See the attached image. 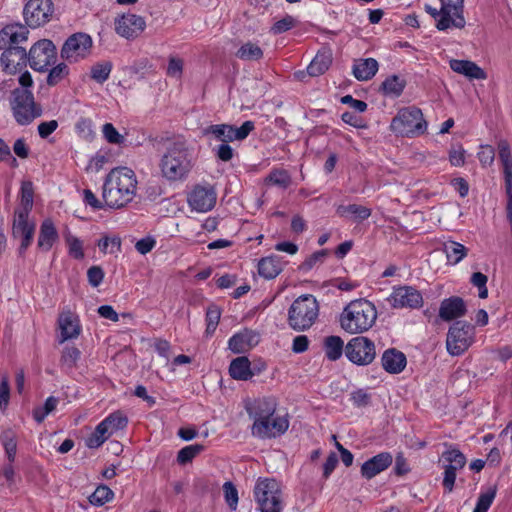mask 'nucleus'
<instances>
[{"instance_id":"a211bd4d","label":"nucleus","mask_w":512,"mask_h":512,"mask_svg":"<svg viewBox=\"0 0 512 512\" xmlns=\"http://www.w3.org/2000/svg\"><path fill=\"white\" fill-rule=\"evenodd\" d=\"M2 50L0 62L5 71L15 73L29 63V52L22 46H13Z\"/></svg>"},{"instance_id":"e2e57ef3","label":"nucleus","mask_w":512,"mask_h":512,"mask_svg":"<svg viewBox=\"0 0 512 512\" xmlns=\"http://www.w3.org/2000/svg\"><path fill=\"white\" fill-rule=\"evenodd\" d=\"M104 138L111 144H121L124 142V136L119 134L111 123H105L102 128Z\"/></svg>"},{"instance_id":"4c0bfd02","label":"nucleus","mask_w":512,"mask_h":512,"mask_svg":"<svg viewBox=\"0 0 512 512\" xmlns=\"http://www.w3.org/2000/svg\"><path fill=\"white\" fill-rule=\"evenodd\" d=\"M406 86L405 79L398 75L387 77L381 84V91L384 95L399 97Z\"/></svg>"},{"instance_id":"bf43d9fd","label":"nucleus","mask_w":512,"mask_h":512,"mask_svg":"<svg viewBox=\"0 0 512 512\" xmlns=\"http://www.w3.org/2000/svg\"><path fill=\"white\" fill-rule=\"evenodd\" d=\"M35 233V227H25L20 229V235L18 237H21V243L18 248V254L20 256H23L28 249V247L31 245L33 241Z\"/></svg>"},{"instance_id":"a19ab883","label":"nucleus","mask_w":512,"mask_h":512,"mask_svg":"<svg viewBox=\"0 0 512 512\" xmlns=\"http://www.w3.org/2000/svg\"><path fill=\"white\" fill-rule=\"evenodd\" d=\"M32 208L21 207L20 209L15 210V219L12 227V235L14 238H17L20 235L21 228L27 227H35V223L29 222L28 217Z\"/></svg>"},{"instance_id":"423d86ee","label":"nucleus","mask_w":512,"mask_h":512,"mask_svg":"<svg viewBox=\"0 0 512 512\" xmlns=\"http://www.w3.org/2000/svg\"><path fill=\"white\" fill-rule=\"evenodd\" d=\"M254 498L260 512H282L281 486L272 478L258 479L254 487Z\"/></svg>"},{"instance_id":"de8ad7c7","label":"nucleus","mask_w":512,"mask_h":512,"mask_svg":"<svg viewBox=\"0 0 512 512\" xmlns=\"http://www.w3.org/2000/svg\"><path fill=\"white\" fill-rule=\"evenodd\" d=\"M58 402H59L58 398H56L54 396L48 397L43 406L36 407L33 410L34 420L38 423L43 422L44 419L47 417V415L55 410Z\"/></svg>"},{"instance_id":"a878e982","label":"nucleus","mask_w":512,"mask_h":512,"mask_svg":"<svg viewBox=\"0 0 512 512\" xmlns=\"http://www.w3.org/2000/svg\"><path fill=\"white\" fill-rule=\"evenodd\" d=\"M58 323L61 329V342L76 338L81 332L79 320L71 311L62 312L59 316Z\"/></svg>"},{"instance_id":"2eb2a0df","label":"nucleus","mask_w":512,"mask_h":512,"mask_svg":"<svg viewBox=\"0 0 512 512\" xmlns=\"http://www.w3.org/2000/svg\"><path fill=\"white\" fill-rule=\"evenodd\" d=\"M217 193L212 186L197 185L188 196L190 207L197 212L210 211L216 204Z\"/></svg>"},{"instance_id":"49530a36","label":"nucleus","mask_w":512,"mask_h":512,"mask_svg":"<svg viewBox=\"0 0 512 512\" xmlns=\"http://www.w3.org/2000/svg\"><path fill=\"white\" fill-rule=\"evenodd\" d=\"M204 450L201 444H193L180 449L177 454V462L181 465L190 463L198 454Z\"/></svg>"},{"instance_id":"680f3d73","label":"nucleus","mask_w":512,"mask_h":512,"mask_svg":"<svg viewBox=\"0 0 512 512\" xmlns=\"http://www.w3.org/2000/svg\"><path fill=\"white\" fill-rule=\"evenodd\" d=\"M223 491L226 503L231 510H235L238 504V491L231 482H225L223 485Z\"/></svg>"},{"instance_id":"a18cd8bd","label":"nucleus","mask_w":512,"mask_h":512,"mask_svg":"<svg viewBox=\"0 0 512 512\" xmlns=\"http://www.w3.org/2000/svg\"><path fill=\"white\" fill-rule=\"evenodd\" d=\"M114 496V492L106 485H99L89 496V502L92 505L102 506L109 502Z\"/></svg>"},{"instance_id":"f3484780","label":"nucleus","mask_w":512,"mask_h":512,"mask_svg":"<svg viewBox=\"0 0 512 512\" xmlns=\"http://www.w3.org/2000/svg\"><path fill=\"white\" fill-rule=\"evenodd\" d=\"M29 27L19 22L7 24L0 30V49L21 46L27 42Z\"/></svg>"},{"instance_id":"4468645a","label":"nucleus","mask_w":512,"mask_h":512,"mask_svg":"<svg viewBox=\"0 0 512 512\" xmlns=\"http://www.w3.org/2000/svg\"><path fill=\"white\" fill-rule=\"evenodd\" d=\"M289 428L286 416H272L252 425V435L260 439H271L283 435Z\"/></svg>"},{"instance_id":"473e14b6","label":"nucleus","mask_w":512,"mask_h":512,"mask_svg":"<svg viewBox=\"0 0 512 512\" xmlns=\"http://www.w3.org/2000/svg\"><path fill=\"white\" fill-rule=\"evenodd\" d=\"M499 158L503 165L505 186H512V153L509 143L501 140L498 143Z\"/></svg>"},{"instance_id":"5701e85b","label":"nucleus","mask_w":512,"mask_h":512,"mask_svg":"<svg viewBox=\"0 0 512 512\" xmlns=\"http://www.w3.org/2000/svg\"><path fill=\"white\" fill-rule=\"evenodd\" d=\"M467 312L466 304L461 297L452 296L444 299L439 308V317L444 321H451L464 316Z\"/></svg>"},{"instance_id":"7c9ffc66","label":"nucleus","mask_w":512,"mask_h":512,"mask_svg":"<svg viewBox=\"0 0 512 512\" xmlns=\"http://www.w3.org/2000/svg\"><path fill=\"white\" fill-rule=\"evenodd\" d=\"M443 6V13L448 16L452 13L455 16L454 27L462 29L466 25V21L463 15L464 12V0H440Z\"/></svg>"},{"instance_id":"f257e3e1","label":"nucleus","mask_w":512,"mask_h":512,"mask_svg":"<svg viewBox=\"0 0 512 512\" xmlns=\"http://www.w3.org/2000/svg\"><path fill=\"white\" fill-rule=\"evenodd\" d=\"M137 189V179L133 170L127 167L112 169L105 177L102 198L109 208L120 209L130 203Z\"/></svg>"},{"instance_id":"774afa93","label":"nucleus","mask_w":512,"mask_h":512,"mask_svg":"<svg viewBox=\"0 0 512 512\" xmlns=\"http://www.w3.org/2000/svg\"><path fill=\"white\" fill-rule=\"evenodd\" d=\"M213 151L216 157L223 162L230 161L234 156V150L228 143H221Z\"/></svg>"},{"instance_id":"3c124183","label":"nucleus","mask_w":512,"mask_h":512,"mask_svg":"<svg viewBox=\"0 0 512 512\" xmlns=\"http://www.w3.org/2000/svg\"><path fill=\"white\" fill-rule=\"evenodd\" d=\"M105 420L108 423L110 434L124 429L128 424V418L121 411L111 413Z\"/></svg>"},{"instance_id":"f8f14e48","label":"nucleus","mask_w":512,"mask_h":512,"mask_svg":"<svg viewBox=\"0 0 512 512\" xmlns=\"http://www.w3.org/2000/svg\"><path fill=\"white\" fill-rule=\"evenodd\" d=\"M53 14L51 0H28L23 9L25 24L32 28H38L46 24Z\"/></svg>"},{"instance_id":"bb28decb","label":"nucleus","mask_w":512,"mask_h":512,"mask_svg":"<svg viewBox=\"0 0 512 512\" xmlns=\"http://www.w3.org/2000/svg\"><path fill=\"white\" fill-rule=\"evenodd\" d=\"M282 270L283 263L278 255L263 257L258 262V273L265 279H274Z\"/></svg>"},{"instance_id":"864d4df0","label":"nucleus","mask_w":512,"mask_h":512,"mask_svg":"<svg viewBox=\"0 0 512 512\" xmlns=\"http://www.w3.org/2000/svg\"><path fill=\"white\" fill-rule=\"evenodd\" d=\"M488 277L481 272H474L471 275L470 283L478 288V296L481 299H486L488 297V289H487Z\"/></svg>"},{"instance_id":"6e6d98bb","label":"nucleus","mask_w":512,"mask_h":512,"mask_svg":"<svg viewBox=\"0 0 512 512\" xmlns=\"http://www.w3.org/2000/svg\"><path fill=\"white\" fill-rule=\"evenodd\" d=\"M66 243L68 245L69 254L73 258L77 260L84 258L83 242L78 237L69 234L66 236Z\"/></svg>"},{"instance_id":"39448f33","label":"nucleus","mask_w":512,"mask_h":512,"mask_svg":"<svg viewBox=\"0 0 512 512\" xmlns=\"http://www.w3.org/2000/svg\"><path fill=\"white\" fill-rule=\"evenodd\" d=\"M390 129L401 136L416 137L427 131V122L421 109L409 106L398 111L391 121Z\"/></svg>"},{"instance_id":"f704fd0d","label":"nucleus","mask_w":512,"mask_h":512,"mask_svg":"<svg viewBox=\"0 0 512 512\" xmlns=\"http://www.w3.org/2000/svg\"><path fill=\"white\" fill-rule=\"evenodd\" d=\"M336 212L341 217L351 215L355 222H362L371 216L370 208L357 204L340 205Z\"/></svg>"},{"instance_id":"c756f323","label":"nucleus","mask_w":512,"mask_h":512,"mask_svg":"<svg viewBox=\"0 0 512 512\" xmlns=\"http://www.w3.org/2000/svg\"><path fill=\"white\" fill-rule=\"evenodd\" d=\"M58 239V232L50 219H46L40 226L37 245L44 251H49Z\"/></svg>"},{"instance_id":"b1692460","label":"nucleus","mask_w":512,"mask_h":512,"mask_svg":"<svg viewBox=\"0 0 512 512\" xmlns=\"http://www.w3.org/2000/svg\"><path fill=\"white\" fill-rule=\"evenodd\" d=\"M381 363L388 373L398 374L406 367L407 360L404 353L395 348H390L383 353Z\"/></svg>"},{"instance_id":"412c9836","label":"nucleus","mask_w":512,"mask_h":512,"mask_svg":"<svg viewBox=\"0 0 512 512\" xmlns=\"http://www.w3.org/2000/svg\"><path fill=\"white\" fill-rule=\"evenodd\" d=\"M259 343V334L253 330L244 329L234 334L228 342L229 349L237 354L245 353Z\"/></svg>"},{"instance_id":"69168bd1","label":"nucleus","mask_w":512,"mask_h":512,"mask_svg":"<svg viewBox=\"0 0 512 512\" xmlns=\"http://www.w3.org/2000/svg\"><path fill=\"white\" fill-rule=\"evenodd\" d=\"M255 125L253 121H245L239 128L233 126V137L235 140L242 141L254 130Z\"/></svg>"},{"instance_id":"4be33fe9","label":"nucleus","mask_w":512,"mask_h":512,"mask_svg":"<svg viewBox=\"0 0 512 512\" xmlns=\"http://www.w3.org/2000/svg\"><path fill=\"white\" fill-rule=\"evenodd\" d=\"M276 401L273 398H261L255 400L247 407V413L253 419V425L274 416L276 412Z\"/></svg>"},{"instance_id":"603ef678","label":"nucleus","mask_w":512,"mask_h":512,"mask_svg":"<svg viewBox=\"0 0 512 512\" xmlns=\"http://www.w3.org/2000/svg\"><path fill=\"white\" fill-rule=\"evenodd\" d=\"M81 356V352L78 348L65 347L61 356V365L65 368L72 369L76 366L77 361Z\"/></svg>"},{"instance_id":"20e7f679","label":"nucleus","mask_w":512,"mask_h":512,"mask_svg":"<svg viewBox=\"0 0 512 512\" xmlns=\"http://www.w3.org/2000/svg\"><path fill=\"white\" fill-rule=\"evenodd\" d=\"M319 304L313 295L299 296L288 311L289 326L296 331L309 329L317 319Z\"/></svg>"},{"instance_id":"72a5a7b5","label":"nucleus","mask_w":512,"mask_h":512,"mask_svg":"<svg viewBox=\"0 0 512 512\" xmlns=\"http://www.w3.org/2000/svg\"><path fill=\"white\" fill-rule=\"evenodd\" d=\"M205 136L211 135L215 140L222 143H229L235 141L233 137V125L230 124H214L204 129Z\"/></svg>"},{"instance_id":"1a4fd4ad","label":"nucleus","mask_w":512,"mask_h":512,"mask_svg":"<svg viewBox=\"0 0 512 512\" xmlns=\"http://www.w3.org/2000/svg\"><path fill=\"white\" fill-rule=\"evenodd\" d=\"M92 44L93 41L89 34L74 33L64 42L61 48V57L69 63H76L90 54Z\"/></svg>"},{"instance_id":"f03ea898","label":"nucleus","mask_w":512,"mask_h":512,"mask_svg":"<svg viewBox=\"0 0 512 512\" xmlns=\"http://www.w3.org/2000/svg\"><path fill=\"white\" fill-rule=\"evenodd\" d=\"M377 319L374 304L366 299L351 301L340 316L341 327L351 334L368 331Z\"/></svg>"},{"instance_id":"79ce46f5","label":"nucleus","mask_w":512,"mask_h":512,"mask_svg":"<svg viewBox=\"0 0 512 512\" xmlns=\"http://www.w3.org/2000/svg\"><path fill=\"white\" fill-rule=\"evenodd\" d=\"M236 56L245 61H257L263 57V51L257 44L247 42L237 50Z\"/></svg>"},{"instance_id":"4d7b16f0","label":"nucleus","mask_w":512,"mask_h":512,"mask_svg":"<svg viewBox=\"0 0 512 512\" xmlns=\"http://www.w3.org/2000/svg\"><path fill=\"white\" fill-rule=\"evenodd\" d=\"M328 254L329 252L327 249L314 252L299 266V269L304 272L310 271L318 263H322Z\"/></svg>"},{"instance_id":"aec40b11","label":"nucleus","mask_w":512,"mask_h":512,"mask_svg":"<svg viewBox=\"0 0 512 512\" xmlns=\"http://www.w3.org/2000/svg\"><path fill=\"white\" fill-rule=\"evenodd\" d=\"M392 461L393 457L389 452H381L362 464L361 475L370 480L386 470L392 464Z\"/></svg>"},{"instance_id":"8fccbe9b","label":"nucleus","mask_w":512,"mask_h":512,"mask_svg":"<svg viewBox=\"0 0 512 512\" xmlns=\"http://www.w3.org/2000/svg\"><path fill=\"white\" fill-rule=\"evenodd\" d=\"M266 181L272 185L287 188L291 184V177L286 170H272L266 178Z\"/></svg>"},{"instance_id":"338daca9","label":"nucleus","mask_w":512,"mask_h":512,"mask_svg":"<svg viewBox=\"0 0 512 512\" xmlns=\"http://www.w3.org/2000/svg\"><path fill=\"white\" fill-rule=\"evenodd\" d=\"M88 282L92 287H98L104 278V271L100 266H91L87 271Z\"/></svg>"},{"instance_id":"09e8293b","label":"nucleus","mask_w":512,"mask_h":512,"mask_svg":"<svg viewBox=\"0 0 512 512\" xmlns=\"http://www.w3.org/2000/svg\"><path fill=\"white\" fill-rule=\"evenodd\" d=\"M496 493V486L490 487L485 493H481L473 512H487L496 497Z\"/></svg>"},{"instance_id":"0eeeda50","label":"nucleus","mask_w":512,"mask_h":512,"mask_svg":"<svg viewBox=\"0 0 512 512\" xmlns=\"http://www.w3.org/2000/svg\"><path fill=\"white\" fill-rule=\"evenodd\" d=\"M10 104L15 121L19 125H29L42 115L41 106L35 103L33 93L28 89H14Z\"/></svg>"},{"instance_id":"052dcab7","label":"nucleus","mask_w":512,"mask_h":512,"mask_svg":"<svg viewBox=\"0 0 512 512\" xmlns=\"http://www.w3.org/2000/svg\"><path fill=\"white\" fill-rule=\"evenodd\" d=\"M350 400L358 408L367 407L371 404V394L364 389H357L350 394Z\"/></svg>"},{"instance_id":"cd10ccee","label":"nucleus","mask_w":512,"mask_h":512,"mask_svg":"<svg viewBox=\"0 0 512 512\" xmlns=\"http://www.w3.org/2000/svg\"><path fill=\"white\" fill-rule=\"evenodd\" d=\"M378 62L374 58L359 59L353 65V75L359 81L372 79L378 71Z\"/></svg>"},{"instance_id":"9b49d317","label":"nucleus","mask_w":512,"mask_h":512,"mask_svg":"<svg viewBox=\"0 0 512 512\" xmlns=\"http://www.w3.org/2000/svg\"><path fill=\"white\" fill-rule=\"evenodd\" d=\"M345 355L352 363L356 365H368L375 359V344L367 337H354L346 344Z\"/></svg>"},{"instance_id":"c9c22d12","label":"nucleus","mask_w":512,"mask_h":512,"mask_svg":"<svg viewBox=\"0 0 512 512\" xmlns=\"http://www.w3.org/2000/svg\"><path fill=\"white\" fill-rule=\"evenodd\" d=\"M425 11L431 15L436 21V28L439 31H445L451 26L454 27L455 23V16H453L452 13H449L448 16H445L443 13V6L441 5L440 10H437L436 8L432 7L429 4H425L424 6Z\"/></svg>"},{"instance_id":"37998d69","label":"nucleus","mask_w":512,"mask_h":512,"mask_svg":"<svg viewBox=\"0 0 512 512\" xmlns=\"http://www.w3.org/2000/svg\"><path fill=\"white\" fill-rule=\"evenodd\" d=\"M112 70V63L110 61H103L94 64L91 67L90 76L99 84H103L108 80Z\"/></svg>"},{"instance_id":"0e129e2a","label":"nucleus","mask_w":512,"mask_h":512,"mask_svg":"<svg viewBox=\"0 0 512 512\" xmlns=\"http://www.w3.org/2000/svg\"><path fill=\"white\" fill-rule=\"evenodd\" d=\"M33 184L30 181H25L21 185V207H33Z\"/></svg>"},{"instance_id":"6e6552de","label":"nucleus","mask_w":512,"mask_h":512,"mask_svg":"<svg viewBox=\"0 0 512 512\" xmlns=\"http://www.w3.org/2000/svg\"><path fill=\"white\" fill-rule=\"evenodd\" d=\"M474 327L466 322L457 320L449 328L446 339V348L450 355L463 354L472 344Z\"/></svg>"},{"instance_id":"6ab92c4d","label":"nucleus","mask_w":512,"mask_h":512,"mask_svg":"<svg viewBox=\"0 0 512 512\" xmlns=\"http://www.w3.org/2000/svg\"><path fill=\"white\" fill-rule=\"evenodd\" d=\"M146 23L143 17L135 14L121 16L115 23L116 32L127 39L137 37L144 29Z\"/></svg>"},{"instance_id":"7ed1b4c3","label":"nucleus","mask_w":512,"mask_h":512,"mask_svg":"<svg viewBox=\"0 0 512 512\" xmlns=\"http://www.w3.org/2000/svg\"><path fill=\"white\" fill-rule=\"evenodd\" d=\"M188 149L183 141L172 142L160 162L162 175L169 181L185 178L191 169Z\"/></svg>"},{"instance_id":"13d9d810","label":"nucleus","mask_w":512,"mask_h":512,"mask_svg":"<svg viewBox=\"0 0 512 512\" xmlns=\"http://www.w3.org/2000/svg\"><path fill=\"white\" fill-rule=\"evenodd\" d=\"M296 24L297 20L293 16L286 15L284 18L276 21L273 24V26L270 29V32L273 33L274 35H279L289 31L290 29L295 27Z\"/></svg>"},{"instance_id":"393cba45","label":"nucleus","mask_w":512,"mask_h":512,"mask_svg":"<svg viewBox=\"0 0 512 512\" xmlns=\"http://www.w3.org/2000/svg\"><path fill=\"white\" fill-rule=\"evenodd\" d=\"M449 65L454 72L462 74L469 79L484 80L487 78L486 72L475 62L452 59Z\"/></svg>"},{"instance_id":"c85d7f7f","label":"nucleus","mask_w":512,"mask_h":512,"mask_svg":"<svg viewBox=\"0 0 512 512\" xmlns=\"http://www.w3.org/2000/svg\"><path fill=\"white\" fill-rule=\"evenodd\" d=\"M332 63V53L328 49L318 51L307 67L310 76L316 77L324 74Z\"/></svg>"},{"instance_id":"58836bf2","label":"nucleus","mask_w":512,"mask_h":512,"mask_svg":"<svg viewBox=\"0 0 512 512\" xmlns=\"http://www.w3.org/2000/svg\"><path fill=\"white\" fill-rule=\"evenodd\" d=\"M0 442L5 450L9 462L14 463L17 453L16 434L12 429H7L0 434Z\"/></svg>"},{"instance_id":"c03bdc74","label":"nucleus","mask_w":512,"mask_h":512,"mask_svg":"<svg viewBox=\"0 0 512 512\" xmlns=\"http://www.w3.org/2000/svg\"><path fill=\"white\" fill-rule=\"evenodd\" d=\"M97 245L104 254H116L121 251V238L118 236L104 235L99 239Z\"/></svg>"},{"instance_id":"ea45409f","label":"nucleus","mask_w":512,"mask_h":512,"mask_svg":"<svg viewBox=\"0 0 512 512\" xmlns=\"http://www.w3.org/2000/svg\"><path fill=\"white\" fill-rule=\"evenodd\" d=\"M343 348L344 342L339 336H328L325 338V355L329 360H338L342 356Z\"/></svg>"},{"instance_id":"dca6fc26","label":"nucleus","mask_w":512,"mask_h":512,"mask_svg":"<svg viewBox=\"0 0 512 512\" xmlns=\"http://www.w3.org/2000/svg\"><path fill=\"white\" fill-rule=\"evenodd\" d=\"M393 308H419L423 305L420 291L411 286H401L394 289L390 297Z\"/></svg>"},{"instance_id":"2f4dec72","label":"nucleus","mask_w":512,"mask_h":512,"mask_svg":"<svg viewBox=\"0 0 512 512\" xmlns=\"http://www.w3.org/2000/svg\"><path fill=\"white\" fill-rule=\"evenodd\" d=\"M229 374L235 380L251 379L250 360L246 356L233 359L229 366Z\"/></svg>"},{"instance_id":"e433bc0d","label":"nucleus","mask_w":512,"mask_h":512,"mask_svg":"<svg viewBox=\"0 0 512 512\" xmlns=\"http://www.w3.org/2000/svg\"><path fill=\"white\" fill-rule=\"evenodd\" d=\"M444 252L448 262L456 265L466 257L468 249L463 244L450 240L444 243Z\"/></svg>"},{"instance_id":"5fc2aeb1","label":"nucleus","mask_w":512,"mask_h":512,"mask_svg":"<svg viewBox=\"0 0 512 512\" xmlns=\"http://www.w3.org/2000/svg\"><path fill=\"white\" fill-rule=\"evenodd\" d=\"M69 73L68 66L65 63H60L53 67L47 76V84L54 86L64 79Z\"/></svg>"},{"instance_id":"9d476101","label":"nucleus","mask_w":512,"mask_h":512,"mask_svg":"<svg viewBox=\"0 0 512 512\" xmlns=\"http://www.w3.org/2000/svg\"><path fill=\"white\" fill-rule=\"evenodd\" d=\"M57 50L49 39H41L33 44L29 50V65L35 71H46L55 64Z\"/></svg>"},{"instance_id":"ddd939ff","label":"nucleus","mask_w":512,"mask_h":512,"mask_svg":"<svg viewBox=\"0 0 512 512\" xmlns=\"http://www.w3.org/2000/svg\"><path fill=\"white\" fill-rule=\"evenodd\" d=\"M444 464L443 487L448 492H452L456 480L457 471L463 469L467 459L465 455L457 448H450L441 455Z\"/></svg>"}]
</instances>
